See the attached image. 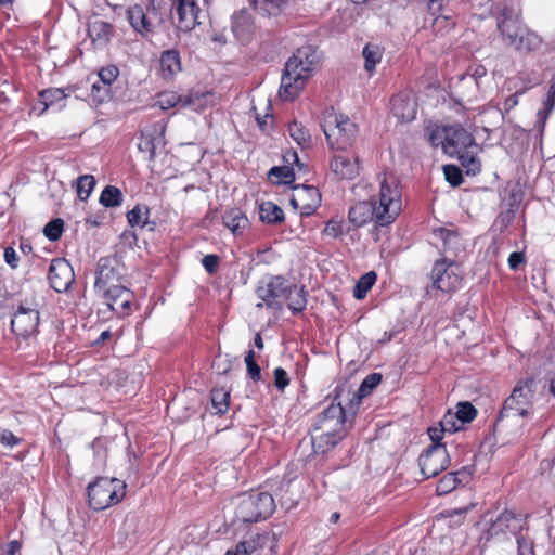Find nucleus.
I'll return each instance as SVG.
<instances>
[{
	"mask_svg": "<svg viewBox=\"0 0 555 555\" xmlns=\"http://www.w3.org/2000/svg\"><path fill=\"white\" fill-rule=\"evenodd\" d=\"M427 9L434 16L431 27L437 35L449 34L455 26V21L446 8L444 0H427Z\"/></svg>",
	"mask_w": 555,
	"mask_h": 555,
	"instance_id": "nucleus-16",
	"label": "nucleus"
},
{
	"mask_svg": "<svg viewBox=\"0 0 555 555\" xmlns=\"http://www.w3.org/2000/svg\"><path fill=\"white\" fill-rule=\"evenodd\" d=\"M496 28L503 41L513 47L525 27L519 18L508 17L507 20H499L496 22Z\"/></svg>",
	"mask_w": 555,
	"mask_h": 555,
	"instance_id": "nucleus-25",
	"label": "nucleus"
},
{
	"mask_svg": "<svg viewBox=\"0 0 555 555\" xmlns=\"http://www.w3.org/2000/svg\"><path fill=\"white\" fill-rule=\"evenodd\" d=\"M418 465L425 478H433L450 465V456L442 443L428 447L418 457Z\"/></svg>",
	"mask_w": 555,
	"mask_h": 555,
	"instance_id": "nucleus-9",
	"label": "nucleus"
},
{
	"mask_svg": "<svg viewBox=\"0 0 555 555\" xmlns=\"http://www.w3.org/2000/svg\"><path fill=\"white\" fill-rule=\"evenodd\" d=\"M259 217L267 223H280L284 220V212L276 204L263 202L259 206Z\"/></svg>",
	"mask_w": 555,
	"mask_h": 555,
	"instance_id": "nucleus-35",
	"label": "nucleus"
},
{
	"mask_svg": "<svg viewBox=\"0 0 555 555\" xmlns=\"http://www.w3.org/2000/svg\"><path fill=\"white\" fill-rule=\"evenodd\" d=\"M149 209L145 206L137 205L127 214V220L131 227H140L141 229L154 230V222L149 220Z\"/></svg>",
	"mask_w": 555,
	"mask_h": 555,
	"instance_id": "nucleus-33",
	"label": "nucleus"
},
{
	"mask_svg": "<svg viewBox=\"0 0 555 555\" xmlns=\"http://www.w3.org/2000/svg\"><path fill=\"white\" fill-rule=\"evenodd\" d=\"M125 494L126 483L117 478L101 477L88 486L89 504L95 511L119 503Z\"/></svg>",
	"mask_w": 555,
	"mask_h": 555,
	"instance_id": "nucleus-7",
	"label": "nucleus"
},
{
	"mask_svg": "<svg viewBox=\"0 0 555 555\" xmlns=\"http://www.w3.org/2000/svg\"><path fill=\"white\" fill-rule=\"evenodd\" d=\"M449 127H436L429 131L428 140L434 147L441 146L444 152V143L448 141Z\"/></svg>",
	"mask_w": 555,
	"mask_h": 555,
	"instance_id": "nucleus-46",
	"label": "nucleus"
},
{
	"mask_svg": "<svg viewBox=\"0 0 555 555\" xmlns=\"http://www.w3.org/2000/svg\"><path fill=\"white\" fill-rule=\"evenodd\" d=\"M111 34L112 25L105 21L94 20L88 23V35L95 46H105L109 41Z\"/></svg>",
	"mask_w": 555,
	"mask_h": 555,
	"instance_id": "nucleus-27",
	"label": "nucleus"
},
{
	"mask_svg": "<svg viewBox=\"0 0 555 555\" xmlns=\"http://www.w3.org/2000/svg\"><path fill=\"white\" fill-rule=\"evenodd\" d=\"M440 425V433H449L453 434L457 430H460L463 425L459 420V416L454 414V412L448 411L441 421L439 422Z\"/></svg>",
	"mask_w": 555,
	"mask_h": 555,
	"instance_id": "nucleus-45",
	"label": "nucleus"
},
{
	"mask_svg": "<svg viewBox=\"0 0 555 555\" xmlns=\"http://www.w3.org/2000/svg\"><path fill=\"white\" fill-rule=\"evenodd\" d=\"M127 14L130 25L137 33L144 37L153 33V25L146 17V14L144 13L141 5L130 7L127 11Z\"/></svg>",
	"mask_w": 555,
	"mask_h": 555,
	"instance_id": "nucleus-26",
	"label": "nucleus"
},
{
	"mask_svg": "<svg viewBox=\"0 0 555 555\" xmlns=\"http://www.w3.org/2000/svg\"><path fill=\"white\" fill-rule=\"evenodd\" d=\"M222 222L234 235H240L248 227V219L240 208L228 209L222 215Z\"/></svg>",
	"mask_w": 555,
	"mask_h": 555,
	"instance_id": "nucleus-28",
	"label": "nucleus"
},
{
	"mask_svg": "<svg viewBox=\"0 0 555 555\" xmlns=\"http://www.w3.org/2000/svg\"><path fill=\"white\" fill-rule=\"evenodd\" d=\"M344 395H350L347 385H338L334 390V401L318 416L311 430V442L315 453H326L345 437V422L352 414L350 404L343 405Z\"/></svg>",
	"mask_w": 555,
	"mask_h": 555,
	"instance_id": "nucleus-3",
	"label": "nucleus"
},
{
	"mask_svg": "<svg viewBox=\"0 0 555 555\" xmlns=\"http://www.w3.org/2000/svg\"><path fill=\"white\" fill-rule=\"evenodd\" d=\"M320 126L332 151L348 152L353 146L358 127L347 116L336 114L333 109L326 111Z\"/></svg>",
	"mask_w": 555,
	"mask_h": 555,
	"instance_id": "nucleus-5",
	"label": "nucleus"
},
{
	"mask_svg": "<svg viewBox=\"0 0 555 555\" xmlns=\"http://www.w3.org/2000/svg\"><path fill=\"white\" fill-rule=\"evenodd\" d=\"M99 202L107 208L120 206L122 203L121 191L117 186L107 185L103 189Z\"/></svg>",
	"mask_w": 555,
	"mask_h": 555,
	"instance_id": "nucleus-40",
	"label": "nucleus"
},
{
	"mask_svg": "<svg viewBox=\"0 0 555 555\" xmlns=\"http://www.w3.org/2000/svg\"><path fill=\"white\" fill-rule=\"evenodd\" d=\"M541 44L542 39L540 36L528 30L527 28H524L513 47L521 52H530L538 50Z\"/></svg>",
	"mask_w": 555,
	"mask_h": 555,
	"instance_id": "nucleus-32",
	"label": "nucleus"
},
{
	"mask_svg": "<svg viewBox=\"0 0 555 555\" xmlns=\"http://www.w3.org/2000/svg\"><path fill=\"white\" fill-rule=\"evenodd\" d=\"M256 550V543L253 539L240 542L234 551L229 550L225 555H249Z\"/></svg>",
	"mask_w": 555,
	"mask_h": 555,
	"instance_id": "nucleus-55",
	"label": "nucleus"
},
{
	"mask_svg": "<svg viewBox=\"0 0 555 555\" xmlns=\"http://www.w3.org/2000/svg\"><path fill=\"white\" fill-rule=\"evenodd\" d=\"M4 260L5 262L12 268L15 269L18 266V257L16 255V251L13 247L8 246L4 249Z\"/></svg>",
	"mask_w": 555,
	"mask_h": 555,
	"instance_id": "nucleus-61",
	"label": "nucleus"
},
{
	"mask_svg": "<svg viewBox=\"0 0 555 555\" xmlns=\"http://www.w3.org/2000/svg\"><path fill=\"white\" fill-rule=\"evenodd\" d=\"M321 194L313 185H297L291 205L302 216H310L319 206Z\"/></svg>",
	"mask_w": 555,
	"mask_h": 555,
	"instance_id": "nucleus-14",
	"label": "nucleus"
},
{
	"mask_svg": "<svg viewBox=\"0 0 555 555\" xmlns=\"http://www.w3.org/2000/svg\"><path fill=\"white\" fill-rule=\"evenodd\" d=\"M291 283L281 275L272 276L268 282L262 283L257 288V295L262 302L257 304V307H267L273 310L282 308L286 300V294Z\"/></svg>",
	"mask_w": 555,
	"mask_h": 555,
	"instance_id": "nucleus-10",
	"label": "nucleus"
},
{
	"mask_svg": "<svg viewBox=\"0 0 555 555\" xmlns=\"http://www.w3.org/2000/svg\"><path fill=\"white\" fill-rule=\"evenodd\" d=\"M306 80L300 77V74L288 73V67L285 66L282 78L279 96L283 101L294 100L304 88Z\"/></svg>",
	"mask_w": 555,
	"mask_h": 555,
	"instance_id": "nucleus-21",
	"label": "nucleus"
},
{
	"mask_svg": "<svg viewBox=\"0 0 555 555\" xmlns=\"http://www.w3.org/2000/svg\"><path fill=\"white\" fill-rule=\"evenodd\" d=\"M533 386V379H527L514 387L509 397L504 401L496 421V430L511 433L514 436L521 434L527 417L532 414Z\"/></svg>",
	"mask_w": 555,
	"mask_h": 555,
	"instance_id": "nucleus-4",
	"label": "nucleus"
},
{
	"mask_svg": "<svg viewBox=\"0 0 555 555\" xmlns=\"http://www.w3.org/2000/svg\"><path fill=\"white\" fill-rule=\"evenodd\" d=\"M454 414L459 416L460 422L464 425L476 417L477 410L469 402H460L457 403V411L454 412Z\"/></svg>",
	"mask_w": 555,
	"mask_h": 555,
	"instance_id": "nucleus-47",
	"label": "nucleus"
},
{
	"mask_svg": "<svg viewBox=\"0 0 555 555\" xmlns=\"http://www.w3.org/2000/svg\"><path fill=\"white\" fill-rule=\"evenodd\" d=\"M234 521L256 522L268 518L275 509L273 496L269 492L251 491L237 495L233 502Z\"/></svg>",
	"mask_w": 555,
	"mask_h": 555,
	"instance_id": "nucleus-6",
	"label": "nucleus"
},
{
	"mask_svg": "<svg viewBox=\"0 0 555 555\" xmlns=\"http://www.w3.org/2000/svg\"><path fill=\"white\" fill-rule=\"evenodd\" d=\"M438 234L443 241L446 250H453L456 248L459 243V235L456 232L447 229H439Z\"/></svg>",
	"mask_w": 555,
	"mask_h": 555,
	"instance_id": "nucleus-52",
	"label": "nucleus"
},
{
	"mask_svg": "<svg viewBox=\"0 0 555 555\" xmlns=\"http://www.w3.org/2000/svg\"><path fill=\"white\" fill-rule=\"evenodd\" d=\"M219 262H220L219 257L217 255H214V254L206 255L202 259L203 267L210 274H212V273H215L217 271V269L219 267Z\"/></svg>",
	"mask_w": 555,
	"mask_h": 555,
	"instance_id": "nucleus-58",
	"label": "nucleus"
},
{
	"mask_svg": "<svg viewBox=\"0 0 555 555\" xmlns=\"http://www.w3.org/2000/svg\"><path fill=\"white\" fill-rule=\"evenodd\" d=\"M287 307L294 312H301L306 308L307 299L306 293L302 287H298L297 285H289L286 300Z\"/></svg>",
	"mask_w": 555,
	"mask_h": 555,
	"instance_id": "nucleus-34",
	"label": "nucleus"
},
{
	"mask_svg": "<svg viewBox=\"0 0 555 555\" xmlns=\"http://www.w3.org/2000/svg\"><path fill=\"white\" fill-rule=\"evenodd\" d=\"M69 95L66 89L49 88L39 93L40 102L43 104V111L49 107L62 109L65 106V100Z\"/></svg>",
	"mask_w": 555,
	"mask_h": 555,
	"instance_id": "nucleus-29",
	"label": "nucleus"
},
{
	"mask_svg": "<svg viewBox=\"0 0 555 555\" xmlns=\"http://www.w3.org/2000/svg\"><path fill=\"white\" fill-rule=\"evenodd\" d=\"M269 178L276 181L279 184H289L294 181L295 175L291 167H272L269 171Z\"/></svg>",
	"mask_w": 555,
	"mask_h": 555,
	"instance_id": "nucleus-44",
	"label": "nucleus"
},
{
	"mask_svg": "<svg viewBox=\"0 0 555 555\" xmlns=\"http://www.w3.org/2000/svg\"><path fill=\"white\" fill-rule=\"evenodd\" d=\"M231 29L235 38L242 43H247L251 40L256 27L247 9H242L232 15Z\"/></svg>",
	"mask_w": 555,
	"mask_h": 555,
	"instance_id": "nucleus-19",
	"label": "nucleus"
},
{
	"mask_svg": "<svg viewBox=\"0 0 555 555\" xmlns=\"http://www.w3.org/2000/svg\"><path fill=\"white\" fill-rule=\"evenodd\" d=\"M544 111H539L538 112V117L540 119H542L543 121L546 119L548 113L554 108L555 106V79L552 81L551 86H550V89H548V92H547V95H546V100L544 102Z\"/></svg>",
	"mask_w": 555,
	"mask_h": 555,
	"instance_id": "nucleus-53",
	"label": "nucleus"
},
{
	"mask_svg": "<svg viewBox=\"0 0 555 555\" xmlns=\"http://www.w3.org/2000/svg\"><path fill=\"white\" fill-rule=\"evenodd\" d=\"M379 192L377 201L359 202L349 209V222L356 228L374 221L385 227L392 223L402 208V193L398 178L384 172L378 176Z\"/></svg>",
	"mask_w": 555,
	"mask_h": 555,
	"instance_id": "nucleus-1",
	"label": "nucleus"
},
{
	"mask_svg": "<svg viewBox=\"0 0 555 555\" xmlns=\"http://www.w3.org/2000/svg\"><path fill=\"white\" fill-rule=\"evenodd\" d=\"M525 261L524 255L521 253H512L508 257L509 268L516 270L520 263Z\"/></svg>",
	"mask_w": 555,
	"mask_h": 555,
	"instance_id": "nucleus-63",
	"label": "nucleus"
},
{
	"mask_svg": "<svg viewBox=\"0 0 555 555\" xmlns=\"http://www.w3.org/2000/svg\"><path fill=\"white\" fill-rule=\"evenodd\" d=\"M95 186V179L91 175H83L77 179V195L79 199L87 201Z\"/></svg>",
	"mask_w": 555,
	"mask_h": 555,
	"instance_id": "nucleus-43",
	"label": "nucleus"
},
{
	"mask_svg": "<svg viewBox=\"0 0 555 555\" xmlns=\"http://www.w3.org/2000/svg\"><path fill=\"white\" fill-rule=\"evenodd\" d=\"M330 169L337 179L352 180L360 173L359 158L347 152L333 151Z\"/></svg>",
	"mask_w": 555,
	"mask_h": 555,
	"instance_id": "nucleus-13",
	"label": "nucleus"
},
{
	"mask_svg": "<svg viewBox=\"0 0 555 555\" xmlns=\"http://www.w3.org/2000/svg\"><path fill=\"white\" fill-rule=\"evenodd\" d=\"M255 357H256L255 351L248 350L245 356V363H246L248 376L254 382H258L261 379V370H260V366L256 363Z\"/></svg>",
	"mask_w": 555,
	"mask_h": 555,
	"instance_id": "nucleus-50",
	"label": "nucleus"
},
{
	"mask_svg": "<svg viewBox=\"0 0 555 555\" xmlns=\"http://www.w3.org/2000/svg\"><path fill=\"white\" fill-rule=\"evenodd\" d=\"M433 286L441 292L455 291L461 284L459 268L454 262L436 261L430 273Z\"/></svg>",
	"mask_w": 555,
	"mask_h": 555,
	"instance_id": "nucleus-12",
	"label": "nucleus"
},
{
	"mask_svg": "<svg viewBox=\"0 0 555 555\" xmlns=\"http://www.w3.org/2000/svg\"><path fill=\"white\" fill-rule=\"evenodd\" d=\"M476 150L477 149H467L466 151H463L454 156L461 162V165L466 169L467 175L475 176L477 172L480 171V163L476 157Z\"/></svg>",
	"mask_w": 555,
	"mask_h": 555,
	"instance_id": "nucleus-39",
	"label": "nucleus"
},
{
	"mask_svg": "<svg viewBox=\"0 0 555 555\" xmlns=\"http://www.w3.org/2000/svg\"><path fill=\"white\" fill-rule=\"evenodd\" d=\"M443 173L446 180L453 186H459L463 182L462 171L455 165H444Z\"/></svg>",
	"mask_w": 555,
	"mask_h": 555,
	"instance_id": "nucleus-51",
	"label": "nucleus"
},
{
	"mask_svg": "<svg viewBox=\"0 0 555 555\" xmlns=\"http://www.w3.org/2000/svg\"><path fill=\"white\" fill-rule=\"evenodd\" d=\"M477 149L474 137L461 126H449L448 141L444 143V153L450 157L466 151Z\"/></svg>",
	"mask_w": 555,
	"mask_h": 555,
	"instance_id": "nucleus-17",
	"label": "nucleus"
},
{
	"mask_svg": "<svg viewBox=\"0 0 555 555\" xmlns=\"http://www.w3.org/2000/svg\"><path fill=\"white\" fill-rule=\"evenodd\" d=\"M343 233L344 222L337 219H331L323 230V234L331 238H337L338 236L343 235Z\"/></svg>",
	"mask_w": 555,
	"mask_h": 555,
	"instance_id": "nucleus-54",
	"label": "nucleus"
},
{
	"mask_svg": "<svg viewBox=\"0 0 555 555\" xmlns=\"http://www.w3.org/2000/svg\"><path fill=\"white\" fill-rule=\"evenodd\" d=\"M160 67L165 78H172L181 72V60L177 50H166L160 55Z\"/></svg>",
	"mask_w": 555,
	"mask_h": 555,
	"instance_id": "nucleus-30",
	"label": "nucleus"
},
{
	"mask_svg": "<svg viewBox=\"0 0 555 555\" xmlns=\"http://www.w3.org/2000/svg\"><path fill=\"white\" fill-rule=\"evenodd\" d=\"M138 149L142 152H149L150 154V159H153L154 156H155V144H154V140L151 139L150 137H145V135H142L139 144H138Z\"/></svg>",
	"mask_w": 555,
	"mask_h": 555,
	"instance_id": "nucleus-59",
	"label": "nucleus"
},
{
	"mask_svg": "<svg viewBox=\"0 0 555 555\" xmlns=\"http://www.w3.org/2000/svg\"><path fill=\"white\" fill-rule=\"evenodd\" d=\"M273 376L275 387L279 390L283 391L289 384V378L287 376L286 371L282 367H276L273 371Z\"/></svg>",
	"mask_w": 555,
	"mask_h": 555,
	"instance_id": "nucleus-57",
	"label": "nucleus"
},
{
	"mask_svg": "<svg viewBox=\"0 0 555 555\" xmlns=\"http://www.w3.org/2000/svg\"><path fill=\"white\" fill-rule=\"evenodd\" d=\"M391 111L401 121H412L416 116V101L410 91L401 92L391 99Z\"/></svg>",
	"mask_w": 555,
	"mask_h": 555,
	"instance_id": "nucleus-20",
	"label": "nucleus"
},
{
	"mask_svg": "<svg viewBox=\"0 0 555 555\" xmlns=\"http://www.w3.org/2000/svg\"><path fill=\"white\" fill-rule=\"evenodd\" d=\"M320 55L312 46H304L298 48L296 52L288 59L285 66L288 73L300 74V77L307 80L319 64Z\"/></svg>",
	"mask_w": 555,
	"mask_h": 555,
	"instance_id": "nucleus-11",
	"label": "nucleus"
},
{
	"mask_svg": "<svg viewBox=\"0 0 555 555\" xmlns=\"http://www.w3.org/2000/svg\"><path fill=\"white\" fill-rule=\"evenodd\" d=\"M377 275L375 272L370 271L363 274L353 287V296L357 299H363L367 292L375 284Z\"/></svg>",
	"mask_w": 555,
	"mask_h": 555,
	"instance_id": "nucleus-41",
	"label": "nucleus"
},
{
	"mask_svg": "<svg viewBox=\"0 0 555 555\" xmlns=\"http://www.w3.org/2000/svg\"><path fill=\"white\" fill-rule=\"evenodd\" d=\"M230 392L223 388H217L211 391V403L217 414H223L229 409Z\"/></svg>",
	"mask_w": 555,
	"mask_h": 555,
	"instance_id": "nucleus-42",
	"label": "nucleus"
},
{
	"mask_svg": "<svg viewBox=\"0 0 555 555\" xmlns=\"http://www.w3.org/2000/svg\"><path fill=\"white\" fill-rule=\"evenodd\" d=\"M521 526L522 519L520 515H516L509 511H504L491 522L488 529V535L491 539H499L507 532L516 534V532L521 529Z\"/></svg>",
	"mask_w": 555,
	"mask_h": 555,
	"instance_id": "nucleus-18",
	"label": "nucleus"
},
{
	"mask_svg": "<svg viewBox=\"0 0 555 555\" xmlns=\"http://www.w3.org/2000/svg\"><path fill=\"white\" fill-rule=\"evenodd\" d=\"M518 555H533L532 542L520 537L517 538Z\"/></svg>",
	"mask_w": 555,
	"mask_h": 555,
	"instance_id": "nucleus-60",
	"label": "nucleus"
},
{
	"mask_svg": "<svg viewBox=\"0 0 555 555\" xmlns=\"http://www.w3.org/2000/svg\"><path fill=\"white\" fill-rule=\"evenodd\" d=\"M176 14L180 30L189 31L197 24V8L193 0H178Z\"/></svg>",
	"mask_w": 555,
	"mask_h": 555,
	"instance_id": "nucleus-22",
	"label": "nucleus"
},
{
	"mask_svg": "<svg viewBox=\"0 0 555 555\" xmlns=\"http://www.w3.org/2000/svg\"><path fill=\"white\" fill-rule=\"evenodd\" d=\"M126 268L116 256L99 259L95 269L94 289L117 315H128L134 300L126 285Z\"/></svg>",
	"mask_w": 555,
	"mask_h": 555,
	"instance_id": "nucleus-2",
	"label": "nucleus"
},
{
	"mask_svg": "<svg viewBox=\"0 0 555 555\" xmlns=\"http://www.w3.org/2000/svg\"><path fill=\"white\" fill-rule=\"evenodd\" d=\"M380 382L382 374L372 373L362 380L357 392H350V395H347L348 397L351 396V398H348V400L352 414L356 413L357 406L359 405L361 399L370 395L372 390L380 384Z\"/></svg>",
	"mask_w": 555,
	"mask_h": 555,
	"instance_id": "nucleus-23",
	"label": "nucleus"
},
{
	"mask_svg": "<svg viewBox=\"0 0 555 555\" xmlns=\"http://www.w3.org/2000/svg\"><path fill=\"white\" fill-rule=\"evenodd\" d=\"M288 132L301 149H308L311 146V134L302 124L297 121L291 122L288 125Z\"/></svg>",
	"mask_w": 555,
	"mask_h": 555,
	"instance_id": "nucleus-37",
	"label": "nucleus"
},
{
	"mask_svg": "<svg viewBox=\"0 0 555 555\" xmlns=\"http://www.w3.org/2000/svg\"><path fill=\"white\" fill-rule=\"evenodd\" d=\"M439 429H440L439 424H438V426H433L428 429V435L433 441V444L439 443V441L442 439V435L444 433H440Z\"/></svg>",
	"mask_w": 555,
	"mask_h": 555,
	"instance_id": "nucleus-64",
	"label": "nucleus"
},
{
	"mask_svg": "<svg viewBox=\"0 0 555 555\" xmlns=\"http://www.w3.org/2000/svg\"><path fill=\"white\" fill-rule=\"evenodd\" d=\"M118 73L119 70L116 66H107L99 72V78L104 85L109 86L117 78Z\"/></svg>",
	"mask_w": 555,
	"mask_h": 555,
	"instance_id": "nucleus-56",
	"label": "nucleus"
},
{
	"mask_svg": "<svg viewBox=\"0 0 555 555\" xmlns=\"http://www.w3.org/2000/svg\"><path fill=\"white\" fill-rule=\"evenodd\" d=\"M39 322L38 308L21 304L11 318V331L17 338L29 339L38 334Z\"/></svg>",
	"mask_w": 555,
	"mask_h": 555,
	"instance_id": "nucleus-8",
	"label": "nucleus"
},
{
	"mask_svg": "<svg viewBox=\"0 0 555 555\" xmlns=\"http://www.w3.org/2000/svg\"><path fill=\"white\" fill-rule=\"evenodd\" d=\"M0 441L4 446L13 447L18 443V439L10 430L3 429L0 431Z\"/></svg>",
	"mask_w": 555,
	"mask_h": 555,
	"instance_id": "nucleus-62",
	"label": "nucleus"
},
{
	"mask_svg": "<svg viewBox=\"0 0 555 555\" xmlns=\"http://www.w3.org/2000/svg\"><path fill=\"white\" fill-rule=\"evenodd\" d=\"M470 470L466 467L459 472L448 473L437 485V493L439 495L447 494L454 490L459 485L467 482L470 477Z\"/></svg>",
	"mask_w": 555,
	"mask_h": 555,
	"instance_id": "nucleus-24",
	"label": "nucleus"
},
{
	"mask_svg": "<svg viewBox=\"0 0 555 555\" xmlns=\"http://www.w3.org/2000/svg\"><path fill=\"white\" fill-rule=\"evenodd\" d=\"M288 0H262L261 3L257 0H251L250 4L253 10L262 15H276L284 10Z\"/></svg>",
	"mask_w": 555,
	"mask_h": 555,
	"instance_id": "nucleus-36",
	"label": "nucleus"
},
{
	"mask_svg": "<svg viewBox=\"0 0 555 555\" xmlns=\"http://www.w3.org/2000/svg\"><path fill=\"white\" fill-rule=\"evenodd\" d=\"M64 222L62 219H54L49 221L44 229L43 234L46 237H48L50 241L55 242L57 241L63 232Z\"/></svg>",
	"mask_w": 555,
	"mask_h": 555,
	"instance_id": "nucleus-48",
	"label": "nucleus"
},
{
	"mask_svg": "<svg viewBox=\"0 0 555 555\" xmlns=\"http://www.w3.org/2000/svg\"><path fill=\"white\" fill-rule=\"evenodd\" d=\"M48 279L55 292L63 293L74 282V270L65 259H53L49 268Z\"/></svg>",
	"mask_w": 555,
	"mask_h": 555,
	"instance_id": "nucleus-15",
	"label": "nucleus"
},
{
	"mask_svg": "<svg viewBox=\"0 0 555 555\" xmlns=\"http://www.w3.org/2000/svg\"><path fill=\"white\" fill-rule=\"evenodd\" d=\"M364 57V68L370 74L375 70L376 65L380 62L383 50L377 44L367 43L362 51Z\"/></svg>",
	"mask_w": 555,
	"mask_h": 555,
	"instance_id": "nucleus-38",
	"label": "nucleus"
},
{
	"mask_svg": "<svg viewBox=\"0 0 555 555\" xmlns=\"http://www.w3.org/2000/svg\"><path fill=\"white\" fill-rule=\"evenodd\" d=\"M157 104L163 111L175 106L189 107L193 104V99L191 95H179L176 92H162L158 94Z\"/></svg>",
	"mask_w": 555,
	"mask_h": 555,
	"instance_id": "nucleus-31",
	"label": "nucleus"
},
{
	"mask_svg": "<svg viewBox=\"0 0 555 555\" xmlns=\"http://www.w3.org/2000/svg\"><path fill=\"white\" fill-rule=\"evenodd\" d=\"M496 20H507L508 17L519 18L517 10L511 0H503L496 4Z\"/></svg>",
	"mask_w": 555,
	"mask_h": 555,
	"instance_id": "nucleus-49",
	"label": "nucleus"
}]
</instances>
